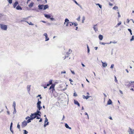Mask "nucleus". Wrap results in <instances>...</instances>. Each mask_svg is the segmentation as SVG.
I'll return each instance as SVG.
<instances>
[{"label":"nucleus","instance_id":"1","mask_svg":"<svg viewBox=\"0 0 134 134\" xmlns=\"http://www.w3.org/2000/svg\"><path fill=\"white\" fill-rule=\"evenodd\" d=\"M64 24L66 25L67 26H70L74 25V23L69 21V20L67 18H66L65 20Z\"/></svg>","mask_w":134,"mask_h":134},{"label":"nucleus","instance_id":"2","mask_svg":"<svg viewBox=\"0 0 134 134\" xmlns=\"http://www.w3.org/2000/svg\"><path fill=\"white\" fill-rule=\"evenodd\" d=\"M1 28L3 30H7V25L2 24H0Z\"/></svg>","mask_w":134,"mask_h":134},{"label":"nucleus","instance_id":"3","mask_svg":"<svg viewBox=\"0 0 134 134\" xmlns=\"http://www.w3.org/2000/svg\"><path fill=\"white\" fill-rule=\"evenodd\" d=\"M38 102H37V108H38L39 109V110H40L42 108V107L40 106V104L41 103V102L40 101H39V99H38Z\"/></svg>","mask_w":134,"mask_h":134},{"label":"nucleus","instance_id":"4","mask_svg":"<svg viewBox=\"0 0 134 134\" xmlns=\"http://www.w3.org/2000/svg\"><path fill=\"white\" fill-rule=\"evenodd\" d=\"M27 122L26 121L24 120L22 123L21 126L22 127H25L27 125Z\"/></svg>","mask_w":134,"mask_h":134},{"label":"nucleus","instance_id":"5","mask_svg":"<svg viewBox=\"0 0 134 134\" xmlns=\"http://www.w3.org/2000/svg\"><path fill=\"white\" fill-rule=\"evenodd\" d=\"M48 120L47 117L45 118V120L44 121V127H46V126L48 125L49 122H48Z\"/></svg>","mask_w":134,"mask_h":134},{"label":"nucleus","instance_id":"6","mask_svg":"<svg viewBox=\"0 0 134 134\" xmlns=\"http://www.w3.org/2000/svg\"><path fill=\"white\" fill-rule=\"evenodd\" d=\"M55 85L54 84H52L51 86L50 87L49 89L50 90L51 89H52V92H53L54 91L55 89L54 88V87Z\"/></svg>","mask_w":134,"mask_h":134},{"label":"nucleus","instance_id":"7","mask_svg":"<svg viewBox=\"0 0 134 134\" xmlns=\"http://www.w3.org/2000/svg\"><path fill=\"white\" fill-rule=\"evenodd\" d=\"M129 134H134V131L131 128H129Z\"/></svg>","mask_w":134,"mask_h":134},{"label":"nucleus","instance_id":"8","mask_svg":"<svg viewBox=\"0 0 134 134\" xmlns=\"http://www.w3.org/2000/svg\"><path fill=\"white\" fill-rule=\"evenodd\" d=\"M36 116H35L34 114H31V115H30V118H33V120L36 118Z\"/></svg>","mask_w":134,"mask_h":134},{"label":"nucleus","instance_id":"9","mask_svg":"<svg viewBox=\"0 0 134 134\" xmlns=\"http://www.w3.org/2000/svg\"><path fill=\"white\" fill-rule=\"evenodd\" d=\"M102 65L103 67L105 68L107 66V64L106 63H104L102 61Z\"/></svg>","mask_w":134,"mask_h":134},{"label":"nucleus","instance_id":"10","mask_svg":"<svg viewBox=\"0 0 134 134\" xmlns=\"http://www.w3.org/2000/svg\"><path fill=\"white\" fill-rule=\"evenodd\" d=\"M44 5L43 4H40L38 5V7L39 9H42Z\"/></svg>","mask_w":134,"mask_h":134},{"label":"nucleus","instance_id":"11","mask_svg":"<svg viewBox=\"0 0 134 134\" xmlns=\"http://www.w3.org/2000/svg\"><path fill=\"white\" fill-rule=\"evenodd\" d=\"M74 103L75 104L77 105L79 107L80 106V104H79L78 102L77 101L74 100Z\"/></svg>","mask_w":134,"mask_h":134},{"label":"nucleus","instance_id":"12","mask_svg":"<svg viewBox=\"0 0 134 134\" xmlns=\"http://www.w3.org/2000/svg\"><path fill=\"white\" fill-rule=\"evenodd\" d=\"M48 7V5L46 4L44 5L43 9L44 10H45Z\"/></svg>","mask_w":134,"mask_h":134},{"label":"nucleus","instance_id":"13","mask_svg":"<svg viewBox=\"0 0 134 134\" xmlns=\"http://www.w3.org/2000/svg\"><path fill=\"white\" fill-rule=\"evenodd\" d=\"M90 97V96L88 95L86 96H85V95H83V98L84 99H87L89 98Z\"/></svg>","mask_w":134,"mask_h":134},{"label":"nucleus","instance_id":"14","mask_svg":"<svg viewBox=\"0 0 134 134\" xmlns=\"http://www.w3.org/2000/svg\"><path fill=\"white\" fill-rule=\"evenodd\" d=\"M112 103V101L111 99H109L108 100V101L107 102V104L108 105H110Z\"/></svg>","mask_w":134,"mask_h":134},{"label":"nucleus","instance_id":"15","mask_svg":"<svg viewBox=\"0 0 134 134\" xmlns=\"http://www.w3.org/2000/svg\"><path fill=\"white\" fill-rule=\"evenodd\" d=\"M34 4V2H31L30 4L28 6L30 8H31L33 7Z\"/></svg>","mask_w":134,"mask_h":134},{"label":"nucleus","instance_id":"16","mask_svg":"<svg viewBox=\"0 0 134 134\" xmlns=\"http://www.w3.org/2000/svg\"><path fill=\"white\" fill-rule=\"evenodd\" d=\"M18 2L17 1H16L14 4L13 7L14 8H15L17 5L18 4Z\"/></svg>","mask_w":134,"mask_h":134},{"label":"nucleus","instance_id":"17","mask_svg":"<svg viewBox=\"0 0 134 134\" xmlns=\"http://www.w3.org/2000/svg\"><path fill=\"white\" fill-rule=\"evenodd\" d=\"M52 80H50L49 81V83L48 84H47V85L46 86H49L50 85H51L52 84Z\"/></svg>","mask_w":134,"mask_h":134},{"label":"nucleus","instance_id":"18","mask_svg":"<svg viewBox=\"0 0 134 134\" xmlns=\"http://www.w3.org/2000/svg\"><path fill=\"white\" fill-rule=\"evenodd\" d=\"M65 126L68 129L70 130L71 129V128L69 127L67 124H65Z\"/></svg>","mask_w":134,"mask_h":134},{"label":"nucleus","instance_id":"19","mask_svg":"<svg viewBox=\"0 0 134 134\" xmlns=\"http://www.w3.org/2000/svg\"><path fill=\"white\" fill-rule=\"evenodd\" d=\"M45 17H53V16L52 14H44Z\"/></svg>","mask_w":134,"mask_h":134},{"label":"nucleus","instance_id":"20","mask_svg":"<svg viewBox=\"0 0 134 134\" xmlns=\"http://www.w3.org/2000/svg\"><path fill=\"white\" fill-rule=\"evenodd\" d=\"M13 106L14 107V110H15L16 103L15 102H13Z\"/></svg>","mask_w":134,"mask_h":134},{"label":"nucleus","instance_id":"21","mask_svg":"<svg viewBox=\"0 0 134 134\" xmlns=\"http://www.w3.org/2000/svg\"><path fill=\"white\" fill-rule=\"evenodd\" d=\"M98 37L99 38V40H101L103 39V36L102 35H99Z\"/></svg>","mask_w":134,"mask_h":134},{"label":"nucleus","instance_id":"22","mask_svg":"<svg viewBox=\"0 0 134 134\" xmlns=\"http://www.w3.org/2000/svg\"><path fill=\"white\" fill-rule=\"evenodd\" d=\"M96 25H94V27H93V28H94V30L96 31H97L98 30L97 28V27L96 26Z\"/></svg>","mask_w":134,"mask_h":134},{"label":"nucleus","instance_id":"23","mask_svg":"<svg viewBox=\"0 0 134 134\" xmlns=\"http://www.w3.org/2000/svg\"><path fill=\"white\" fill-rule=\"evenodd\" d=\"M16 9L17 10H21L22 9L21 7L19 5H18L16 8Z\"/></svg>","mask_w":134,"mask_h":134},{"label":"nucleus","instance_id":"24","mask_svg":"<svg viewBox=\"0 0 134 134\" xmlns=\"http://www.w3.org/2000/svg\"><path fill=\"white\" fill-rule=\"evenodd\" d=\"M121 22H119V23L117 25L115 26V27H117L119 26L121 24Z\"/></svg>","mask_w":134,"mask_h":134},{"label":"nucleus","instance_id":"25","mask_svg":"<svg viewBox=\"0 0 134 134\" xmlns=\"http://www.w3.org/2000/svg\"><path fill=\"white\" fill-rule=\"evenodd\" d=\"M33 120L32 118H30V119H29L27 121V123H29L30 122H31V120Z\"/></svg>","mask_w":134,"mask_h":134},{"label":"nucleus","instance_id":"26","mask_svg":"<svg viewBox=\"0 0 134 134\" xmlns=\"http://www.w3.org/2000/svg\"><path fill=\"white\" fill-rule=\"evenodd\" d=\"M113 9H114L116 10L118 9V7L117 6H114L113 8Z\"/></svg>","mask_w":134,"mask_h":134},{"label":"nucleus","instance_id":"27","mask_svg":"<svg viewBox=\"0 0 134 134\" xmlns=\"http://www.w3.org/2000/svg\"><path fill=\"white\" fill-rule=\"evenodd\" d=\"M96 5H98L99 8H102V5L100 4L99 3H97V4H96Z\"/></svg>","mask_w":134,"mask_h":134},{"label":"nucleus","instance_id":"28","mask_svg":"<svg viewBox=\"0 0 134 134\" xmlns=\"http://www.w3.org/2000/svg\"><path fill=\"white\" fill-rule=\"evenodd\" d=\"M24 134H27V133H28V132L26 130H24Z\"/></svg>","mask_w":134,"mask_h":134},{"label":"nucleus","instance_id":"29","mask_svg":"<svg viewBox=\"0 0 134 134\" xmlns=\"http://www.w3.org/2000/svg\"><path fill=\"white\" fill-rule=\"evenodd\" d=\"M87 52H88V53H89V52L90 51V49H89V47L88 46V45H87Z\"/></svg>","mask_w":134,"mask_h":134},{"label":"nucleus","instance_id":"30","mask_svg":"<svg viewBox=\"0 0 134 134\" xmlns=\"http://www.w3.org/2000/svg\"><path fill=\"white\" fill-rule=\"evenodd\" d=\"M115 78V82H118V80L116 79V77L115 76H114Z\"/></svg>","mask_w":134,"mask_h":134},{"label":"nucleus","instance_id":"31","mask_svg":"<svg viewBox=\"0 0 134 134\" xmlns=\"http://www.w3.org/2000/svg\"><path fill=\"white\" fill-rule=\"evenodd\" d=\"M128 30L130 32V34H131V35H132L131 30V29H128Z\"/></svg>","mask_w":134,"mask_h":134},{"label":"nucleus","instance_id":"32","mask_svg":"<svg viewBox=\"0 0 134 134\" xmlns=\"http://www.w3.org/2000/svg\"><path fill=\"white\" fill-rule=\"evenodd\" d=\"M77 95L76 92H74V96L75 97H76Z\"/></svg>","mask_w":134,"mask_h":134},{"label":"nucleus","instance_id":"33","mask_svg":"<svg viewBox=\"0 0 134 134\" xmlns=\"http://www.w3.org/2000/svg\"><path fill=\"white\" fill-rule=\"evenodd\" d=\"M134 40V36L133 35L132 36V37L131 39H130V41H132L133 40Z\"/></svg>","mask_w":134,"mask_h":134},{"label":"nucleus","instance_id":"34","mask_svg":"<svg viewBox=\"0 0 134 134\" xmlns=\"http://www.w3.org/2000/svg\"><path fill=\"white\" fill-rule=\"evenodd\" d=\"M12 0H8V1L9 3L10 4H11L12 3Z\"/></svg>","mask_w":134,"mask_h":134},{"label":"nucleus","instance_id":"35","mask_svg":"<svg viewBox=\"0 0 134 134\" xmlns=\"http://www.w3.org/2000/svg\"><path fill=\"white\" fill-rule=\"evenodd\" d=\"M30 85H28V86H27V89L28 90H30Z\"/></svg>","mask_w":134,"mask_h":134},{"label":"nucleus","instance_id":"36","mask_svg":"<svg viewBox=\"0 0 134 134\" xmlns=\"http://www.w3.org/2000/svg\"><path fill=\"white\" fill-rule=\"evenodd\" d=\"M49 40V38L48 37H46V41H48Z\"/></svg>","mask_w":134,"mask_h":134},{"label":"nucleus","instance_id":"37","mask_svg":"<svg viewBox=\"0 0 134 134\" xmlns=\"http://www.w3.org/2000/svg\"><path fill=\"white\" fill-rule=\"evenodd\" d=\"M28 23L29 24V25H34V24H32V22H30V23H28Z\"/></svg>","mask_w":134,"mask_h":134},{"label":"nucleus","instance_id":"38","mask_svg":"<svg viewBox=\"0 0 134 134\" xmlns=\"http://www.w3.org/2000/svg\"><path fill=\"white\" fill-rule=\"evenodd\" d=\"M74 2L77 5H78L79 6L80 5L75 0H74Z\"/></svg>","mask_w":134,"mask_h":134},{"label":"nucleus","instance_id":"39","mask_svg":"<svg viewBox=\"0 0 134 134\" xmlns=\"http://www.w3.org/2000/svg\"><path fill=\"white\" fill-rule=\"evenodd\" d=\"M100 44H102V45H105V44H107V43H103V42H100Z\"/></svg>","mask_w":134,"mask_h":134},{"label":"nucleus","instance_id":"40","mask_svg":"<svg viewBox=\"0 0 134 134\" xmlns=\"http://www.w3.org/2000/svg\"><path fill=\"white\" fill-rule=\"evenodd\" d=\"M17 127L18 128V129H20V125L18 124L17 126Z\"/></svg>","mask_w":134,"mask_h":134},{"label":"nucleus","instance_id":"41","mask_svg":"<svg viewBox=\"0 0 134 134\" xmlns=\"http://www.w3.org/2000/svg\"><path fill=\"white\" fill-rule=\"evenodd\" d=\"M114 64H112L111 65L110 68H111L113 69V67H114Z\"/></svg>","mask_w":134,"mask_h":134},{"label":"nucleus","instance_id":"42","mask_svg":"<svg viewBox=\"0 0 134 134\" xmlns=\"http://www.w3.org/2000/svg\"><path fill=\"white\" fill-rule=\"evenodd\" d=\"M43 35L45 36V37H47V35L46 33H44Z\"/></svg>","mask_w":134,"mask_h":134},{"label":"nucleus","instance_id":"43","mask_svg":"<svg viewBox=\"0 0 134 134\" xmlns=\"http://www.w3.org/2000/svg\"><path fill=\"white\" fill-rule=\"evenodd\" d=\"M34 114L35 115V116H37V115L38 114H38V113H37V112H36V113H34Z\"/></svg>","mask_w":134,"mask_h":134},{"label":"nucleus","instance_id":"44","mask_svg":"<svg viewBox=\"0 0 134 134\" xmlns=\"http://www.w3.org/2000/svg\"><path fill=\"white\" fill-rule=\"evenodd\" d=\"M85 18L83 17V20H82V23H84V21L85 20Z\"/></svg>","mask_w":134,"mask_h":134},{"label":"nucleus","instance_id":"45","mask_svg":"<svg viewBox=\"0 0 134 134\" xmlns=\"http://www.w3.org/2000/svg\"><path fill=\"white\" fill-rule=\"evenodd\" d=\"M74 24L75 26H76L77 25V24L76 23H74Z\"/></svg>","mask_w":134,"mask_h":134},{"label":"nucleus","instance_id":"46","mask_svg":"<svg viewBox=\"0 0 134 134\" xmlns=\"http://www.w3.org/2000/svg\"><path fill=\"white\" fill-rule=\"evenodd\" d=\"M71 72L72 73V74H75V73L74 72V71H73L72 70H71Z\"/></svg>","mask_w":134,"mask_h":134},{"label":"nucleus","instance_id":"47","mask_svg":"<svg viewBox=\"0 0 134 134\" xmlns=\"http://www.w3.org/2000/svg\"><path fill=\"white\" fill-rule=\"evenodd\" d=\"M65 73H66V71H63L61 72L62 74H63V73L65 74Z\"/></svg>","mask_w":134,"mask_h":134},{"label":"nucleus","instance_id":"48","mask_svg":"<svg viewBox=\"0 0 134 134\" xmlns=\"http://www.w3.org/2000/svg\"><path fill=\"white\" fill-rule=\"evenodd\" d=\"M30 117H29V116H27V117L26 118V119L27 120V119H30Z\"/></svg>","mask_w":134,"mask_h":134},{"label":"nucleus","instance_id":"49","mask_svg":"<svg viewBox=\"0 0 134 134\" xmlns=\"http://www.w3.org/2000/svg\"><path fill=\"white\" fill-rule=\"evenodd\" d=\"M12 124H13L12 123V122L10 126V128H11L12 127Z\"/></svg>","mask_w":134,"mask_h":134},{"label":"nucleus","instance_id":"50","mask_svg":"<svg viewBox=\"0 0 134 134\" xmlns=\"http://www.w3.org/2000/svg\"><path fill=\"white\" fill-rule=\"evenodd\" d=\"M40 110H39L38 111H37V113H38V114H39V113H40V114H41V113L40 112V111H39Z\"/></svg>","mask_w":134,"mask_h":134},{"label":"nucleus","instance_id":"51","mask_svg":"<svg viewBox=\"0 0 134 134\" xmlns=\"http://www.w3.org/2000/svg\"><path fill=\"white\" fill-rule=\"evenodd\" d=\"M109 4L110 6H112L113 5V4L110 2L109 3Z\"/></svg>","mask_w":134,"mask_h":134},{"label":"nucleus","instance_id":"52","mask_svg":"<svg viewBox=\"0 0 134 134\" xmlns=\"http://www.w3.org/2000/svg\"><path fill=\"white\" fill-rule=\"evenodd\" d=\"M69 81L71 82H72V80H71V79H69ZM71 82H70V83H71Z\"/></svg>","mask_w":134,"mask_h":134},{"label":"nucleus","instance_id":"53","mask_svg":"<svg viewBox=\"0 0 134 134\" xmlns=\"http://www.w3.org/2000/svg\"><path fill=\"white\" fill-rule=\"evenodd\" d=\"M42 119H40V120L39 121V122H42Z\"/></svg>","mask_w":134,"mask_h":134},{"label":"nucleus","instance_id":"54","mask_svg":"<svg viewBox=\"0 0 134 134\" xmlns=\"http://www.w3.org/2000/svg\"><path fill=\"white\" fill-rule=\"evenodd\" d=\"M81 65L82 66H83V67H85V65H84V64L83 63H81Z\"/></svg>","mask_w":134,"mask_h":134},{"label":"nucleus","instance_id":"55","mask_svg":"<svg viewBox=\"0 0 134 134\" xmlns=\"http://www.w3.org/2000/svg\"><path fill=\"white\" fill-rule=\"evenodd\" d=\"M111 43H113V42H112L111 41H110V42L109 43H107V44H110Z\"/></svg>","mask_w":134,"mask_h":134},{"label":"nucleus","instance_id":"56","mask_svg":"<svg viewBox=\"0 0 134 134\" xmlns=\"http://www.w3.org/2000/svg\"><path fill=\"white\" fill-rule=\"evenodd\" d=\"M36 119H39L40 118V117H38L37 116H36Z\"/></svg>","mask_w":134,"mask_h":134},{"label":"nucleus","instance_id":"57","mask_svg":"<svg viewBox=\"0 0 134 134\" xmlns=\"http://www.w3.org/2000/svg\"><path fill=\"white\" fill-rule=\"evenodd\" d=\"M118 14H119L118 17H120V14H119V12H118Z\"/></svg>","mask_w":134,"mask_h":134},{"label":"nucleus","instance_id":"58","mask_svg":"<svg viewBox=\"0 0 134 134\" xmlns=\"http://www.w3.org/2000/svg\"><path fill=\"white\" fill-rule=\"evenodd\" d=\"M117 43V42L115 41H114L113 42V43Z\"/></svg>","mask_w":134,"mask_h":134},{"label":"nucleus","instance_id":"59","mask_svg":"<svg viewBox=\"0 0 134 134\" xmlns=\"http://www.w3.org/2000/svg\"><path fill=\"white\" fill-rule=\"evenodd\" d=\"M127 23H129V19L127 20Z\"/></svg>","mask_w":134,"mask_h":134},{"label":"nucleus","instance_id":"60","mask_svg":"<svg viewBox=\"0 0 134 134\" xmlns=\"http://www.w3.org/2000/svg\"><path fill=\"white\" fill-rule=\"evenodd\" d=\"M109 119H110L111 120H112V117H109Z\"/></svg>","mask_w":134,"mask_h":134},{"label":"nucleus","instance_id":"61","mask_svg":"<svg viewBox=\"0 0 134 134\" xmlns=\"http://www.w3.org/2000/svg\"><path fill=\"white\" fill-rule=\"evenodd\" d=\"M31 0H28L27 2V4L28 3V2L30 1Z\"/></svg>","mask_w":134,"mask_h":134},{"label":"nucleus","instance_id":"62","mask_svg":"<svg viewBox=\"0 0 134 134\" xmlns=\"http://www.w3.org/2000/svg\"><path fill=\"white\" fill-rule=\"evenodd\" d=\"M95 49L96 50H97L98 48V47H95Z\"/></svg>","mask_w":134,"mask_h":134},{"label":"nucleus","instance_id":"63","mask_svg":"<svg viewBox=\"0 0 134 134\" xmlns=\"http://www.w3.org/2000/svg\"><path fill=\"white\" fill-rule=\"evenodd\" d=\"M85 115H87V116L88 117V114H87V113H85Z\"/></svg>","mask_w":134,"mask_h":134},{"label":"nucleus","instance_id":"64","mask_svg":"<svg viewBox=\"0 0 134 134\" xmlns=\"http://www.w3.org/2000/svg\"><path fill=\"white\" fill-rule=\"evenodd\" d=\"M130 90H132V91H133V90H134L133 89V88H132L130 89Z\"/></svg>","mask_w":134,"mask_h":134}]
</instances>
